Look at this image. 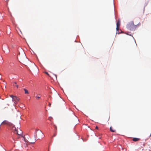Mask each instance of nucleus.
Returning <instances> with one entry per match:
<instances>
[{"mask_svg": "<svg viewBox=\"0 0 151 151\" xmlns=\"http://www.w3.org/2000/svg\"><path fill=\"white\" fill-rule=\"evenodd\" d=\"M73 117H75V118H76V117L75 116H74V115H73Z\"/></svg>", "mask_w": 151, "mask_h": 151, "instance_id": "nucleus-21", "label": "nucleus"}, {"mask_svg": "<svg viewBox=\"0 0 151 151\" xmlns=\"http://www.w3.org/2000/svg\"><path fill=\"white\" fill-rule=\"evenodd\" d=\"M48 105H49V106L50 107V106H51V103H49V104H48Z\"/></svg>", "mask_w": 151, "mask_h": 151, "instance_id": "nucleus-14", "label": "nucleus"}, {"mask_svg": "<svg viewBox=\"0 0 151 151\" xmlns=\"http://www.w3.org/2000/svg\"><path fill=\"white\" fill-rule=\"evenodd\" d=\"M120 25V21L119 19H118L116 23V30L118 31L119 29V27Z\"/></svg>", "mask_w": 151, "mask_h": 151, "instance_id": "nucleus-6", "label": "nucleus"}, {"mask_svg": "<svg viewBox=\"0 0 151 151\" xmlns=\"http://www.w3.org/2000/svg\"><path fill=\"white\" fill-rule=\"evenodd\" d=\"M6 125L8 126L11 127L13 130H14V127L13 124L7 120H4L1 124V125Z\"/></svg>", "mask_w": 151, "mask_h": 151, "instance_id": "nucleus-1", "label": "nucleus"}, {"mask_svg": "<svg viewBox=\"0 0 151 151\" xmlns=\"http://www.w3.org/2000/svg\"><path fill=\"white\" fill-rule=\"evenodd\" d=\"M13 86L14 87H16L17 88H18V85H17V83L16 82H15L14 83V84L13 85Z\"/></svg>", "mask_w": 151, "mask_h": 151, "instance_id": "nucleus-10", "label": "nucleus"}, {"mask_svg": "<svg viewBox=\"0 0 151 151\" xmlns=\"http://www.w3.org/2000/svg\"><path fill=\"white\" fill-rule=\"evenodd\" d=\"M9 96L11 97V98H12V99H13V98L14 97V96H14L13 95H9Z\"/></svg>", "mask_w": 151, "mask_h": 151, "instance_id": "nucleus-12", "label": "nucleus"}, {"mask_svg": "<svg viewBox=\"0 0 151 151\" xmlns=\"http://www.w3.org/2000/svg\"><path fill=\"white\" fill-rule=\"evenodd\" d=\"M54 75L55 76V78L56 79H57V76L56 75H55V74H54Z\"/></svg>", "mask_w": 151, "mask_h": 151, "instance_id": "nucleus-16", "label": "nucleus"}, {"mask_svg": "<svg viewBox=\"0 0 151 151\" xmlns=\"http://www.w3.org/2000/svg\"><path fill=\"white\" fill-rule=\"evenodd\" d=\"M95 128L96 129H98V127L97 126H96Z\"/></svg>", "mask_w": 151, "mask_h": 151, "instance_id": "nucleus-19", "label": "nucleus"}, {"mask_svg": "<svg viewBox=\"0 0 151 151\" xmlns=\"http://www.w3.org/2000/svg\"><path fill=\"white\" fill-rule=\"evenodd\" d=\"M140 139L139 138H134L133 139V140L134 141L136 142L139 140Z\"/></svg>", "mask_w": 151, "mask_h": 151, "instance_id": "nucleus-8", "label": "nucleus"}, {"mask_svg": "<svg viewBox=\"0 0 151 151\" xmlns=\"http://www.w3.org/2000/svg\"><path fill=\"white\" fill-rule=\"evenodd\" d=\"M14 130L15 132L17 134L19 135H22V132L20 129L18 130V128H17V129H16L15 127H14Z\"/></svg>", "mask_w": 151, "mask_h": 151, "instance_id": "nucleus-4", "label": "nucleus"}, {"mask_svg": "<svg viewBox=\"0 0 151 151\" xmlns=\"http://www.w3.org/2000/svg\"><path fill=\"white\" fill-rule=\"evenodd\" d=\"M54 126L55 127V129H57V127H56V125H54Z\"/></svg>", "mask_w": 151, "mask_h": 151, "instance_id": "nucleus-17", "label": "nucleus"}, {"mask_svg": "<svg viewBox=\"0 0 151 151\" xmlns=\"http://www.w3.org/2000/svg\"><path fill=\"white\" fill-rule=\"evenodd\" d=\"M24 93L25 94H29V92L28 90L27 89L24 88Z\"/></svg>", "mask_w": 151, "mask_h": 151, "instance_id": "nucleus-9", "label": "nucleus"}, {"mask_svg": "<svg viewBox=\"0 0 151 151\" xmlns=\"http://www.w3.org/2000/svg\"><path fill=\"white\" fill-rule=\"evenodd\" d=\"M45 73L46 74H47V75H49V74H48V73L47 72H45Z\"/></svg>", "mask_w": 151, "mask_h": 151, "instance_id": "nucleus-20", "label": "nucleus"}, {"mask_svg": "<svg viewBox=\"0 0 151 151\" xmlns=\"http://www.w3.org/2000/svg\"><path fill=\"white\" fill-rule=\"evenodd\" d=\"M25 143L23 144V145L22 146V147H26L27 146V142H26V141H25Z\"/></svg>", "mask_w": 151, "mask_h": 151, "instance_id": "nucleus-7", "label": "nucleus"}, {"mask_svg": "<svg viewBox=\"0 0 151 151\" xmlns=\"http://www.w3.org/2000/svg\"><path fill=\"white\" fill-rule=\"evenodd\" d=\"M52 118L51 117H49L48 118V119L49 120H50L51 121V119Z\"/></svg>", "mask_w": 151, "mask_h": 151, "instance_id": "nucleus-18", "label": "nucleus"}, {"mask_svg": "<svg viewBox=\"0 0 151 151\" xmlns=\"http://www.w3.org/2000/svg\"><path fill=\"white\" fill-rule=\"evenodd\" d=\"M40 98L39 96H37L36 97V98L37 99H39V98Z\"/></svg>", "mask_w": 151, "mask_h": 151, "instance_id": "nucleus-13", "label": "nucleus"}, {"mask_svg": "<svg viewBox=\"0 0 151 151\" xmlns=\"http://www.w3.org/2000/svg\"><path fill=\"white\" fill-rule=\"evenodd\" d=\"M116 33L118 34H119L120 33L119 32V30H118L117 31Z\"/></svg>", "mask_w": 151, "mask_h": 151, "instance_id": "nucleus-15", "label": "nucleus"}, {"mask_svg": "<svg viewBox=\"0 0 151 151\" xmlns=\"http://www.w3.org/2000/svg\"><path fill=\"white\" fill-rule=\"evenodd\" d=\"M35 138H37L38 139H40L43 137V134L41 130H38L36 132V137L35 135Z\"/></svg>", "mask_w": 151, "mask_h": 151, "instance_id": "nucleus-2", "label": "nucleus"}, {"mask_svg": "<svg viewBox=\"0 0 151 151\" xmlns=\"http://www.w3.org/2000/svg\"><path fill=\"white\" fill-rule=\"evenodd\" d=\"M19 100V99L16 96H15L13 98V99H12L13 101L14 102V103L15 104H16L17 102H18Z\"/></svg>", "mask_w": 151, "mask_h": 151, "instance_id": "nucleus-5", "label": "nucleus"}, {"mask_svg": "<svg viewBox=\"0 0 151 151\" xmlns=\"http://www.w3.org/2000/svg\"><path fill=\"white\" fill-rule=\"evenodd\" d=\"M136 26L134 24L133 22L128 24L127 25V28L130 30H134V27Z\"/></svg>", "mask_w": 151, "mask_h": 151, "instance_id": "nucleus-3", "label": "nucleus"}, {"mask_svg": "<svg viewBox=\"0 0 151 151\" xmlns=\"http://www.w3.org/2000/svg\"><path fill=\"white\" fill-rule=\"evenodd\" d=\"M55 136V135H54V136Z\"/></svg>", "mask_w": 151, "mask_h": 151, "instance_id": "nucleus-22", "label": "nucleus"}, {"mask_svg": "<svg viewBox=\"0 0 151 151\" xmlns=\"http://www.w3.org/2000/svg\"><path fill=\"white\" fill-rule=\"evenodd\" d=\"M110 131L112 132H116V130H113L112 129V127H110Z\"/></svg>", "mask_w": 151, "mask_h": 151, "instance_id": "nucleus-11", "label": "nucleus"}]
</instances>
